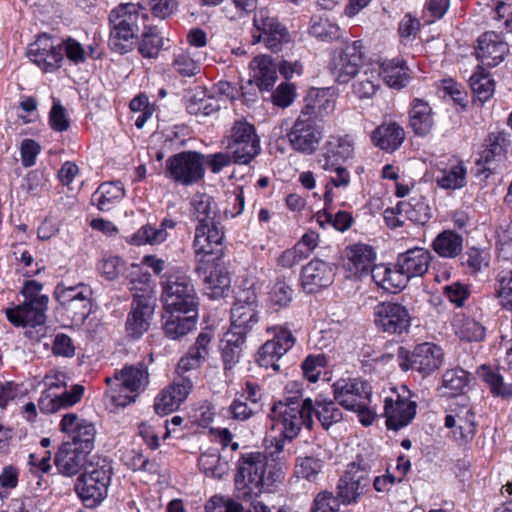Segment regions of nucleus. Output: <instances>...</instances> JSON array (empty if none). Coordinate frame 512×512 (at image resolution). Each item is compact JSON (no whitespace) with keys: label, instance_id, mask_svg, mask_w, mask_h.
Wrapping results in <instances>:
<instances>
[{"label":"nucleus","instance_id":"6ab92c4d","mask_svg":"<svg viewBox=\"0 0 512 512\" xmlns=\"http://www.w3.org/2000/svg\"><path fill=\"white\" fill-rule=\"evenodd\" d=\"M196 273L202 279L205 294L211 299H220L228 295L231 279L225 267L218 263H198Z\"/></svg>","mask_w":512,"mask_h":512},{"label":"nucleus","instance_id":"49530a36","mask_svg":"<svg viewBox=\"0 0 512 512\" xmlns=\"http://www.w3.org/2000/svg\"><path fill=\"white\" fill-rule=\"evenodd\" d=\"M198 465L206 476L217 479L222 478L229 470L228 462L222 460L216 449L202 453L198 459Z\"/></svg>","mask_w":512,"mask_h":512},{"label":"nucleus","instance_id":"9d476101","mask_svg":"<svg viewBox=\"0 0 512 512\" xmlns=\"http://www.w3.org/2000/svg\"><path fill=\"white\" fill-rule=\"evenodd\" d=\"M165 177L171 181L191 186L204 177V158L196 151H183L170 156L165 163Z\"/></svg>","mask_w":512,"mask_h":512},{"label":"nucleus","instance_id":"bf43d9fd","mask_svg":"<svg viewBox=\"0 0 512 512\" xmlns=\"http://www.w3.org/2000/svg\"><path fill=\"white\" fill-rule=\"evenodd\" d=\"M479 375L489 385L493 394L501 396L512 394V389L504 384L502 376L491 368L483 366Z\"/></svg>","mask_w":512,"mask_h":512},{"label":"nucleus","instance_id":"13d9d810","mask_svg":"<svg viewBox=\"0 0 512 512\" xmlns=\"http://www.w3.org/2000/svg\"><path fill=\"white\" fill-rule=\"evenodd\" d=\"M496 294L501 305L512 310V270H503L497 275Z\"/></svg>","mask_w":512,"mask_h":512},{"label":"nucleus","instance_id":"ea45409f","mask_svg":"<svg viewBox=\"0 0 512 512\" xmlns=\"http://www.w3.org/2000/svg\"><path fill=\"white\" fill-rule=\"evenodd\" d=\"M466 167L462 161H455L442 169L436 176L437 185L446 190L461 189L466 185Z\"/></svg>","mask_w":512,"mask_h":512},{"label":"nucleus","instance_id":"58836bf2","mask_svg":"<svg viewBox=\"0 0 512 512\" xmlns=\"http://www.w3.org/2000/svg\"><path fill=\"white\" fill-rule=\"evenodd\" d=\"M431 247L442 258H455L462 252L463 238L452 230H444L432 241Z\"/></svg>","mask_w":512,"mask_h":512},{"label":"nucleus","instance_id":"f257e3e1","mask_svg":"<svg viewBox=\"0 0 512 512\" xmlns=\"http://www.w3.org/2000/svg\"><path fill=\"white\" fill-rule=\"evenodd\" d=\"M240 477L236 479L238 498L250 502V512H271L270 508L257 498L282 482L283 467L269 461L261 452H251L242 456L239 466Z\"/></svg>","mask_w":512,"mask_h":512},{"label":"nucleus","instance_id":"bb28decb","mask_svg":"<svg viewBox=\"0 0 512 512\" xmlns=\"http://www.w3.org/2000/svg\"><path fill=\"white\" fill-rule=\"evenodd\" d=\"M87 453L75 448L73 445L63 443L55 455V465L58 471L65 476H74L86 468Z\"/></svg>","mask_w":512,"mask_h":512},{"label":"nucleus","instance_id":"680f3d73","mask_svg":"<svg viewBox=\"0 0 512 512\" xmlns=\"http://www.w3.org/2000/svg\"><path fill=\"white\" fill-rule=\"evenodd\" d=\"M256 0H228L223 8L227 18L235 20L253 11Z\"/></svg>","mask_w":512,"mask_h":512},{"label":"nucleus","instance_id":"39448f33","mask_svg":"<svg viewBox=\"0 0 512 512\" xmlns=\"http://www.w3.org/2000/svg\"><path fill=\"white\" fill-rule=\"evenodd\" d=\"M146 15L139 4L125 3L113 9L109 15L111 49L119 54L130 52L135 44L140 21Z\"/></svg>","mask_w":512,"mask_h":512},{"label":"nucleus","instance_id":"20e7f679","mask_svg":"<svg viewBox=\"0 0 512 512\" xmlns=\"http://www.w3.org/2000/svg\"><path fill=\"white\" fill-rule=\"evenodd\" d=\"M334 399L343 408L357 414L363 426H370L377 416L372 407V387L359 378L339 379L333 385Z\"/></svg>","mask_w":512,"mask_h":512},{"label":"nucleus","instance_id":"69168bd1","mask_svg":"<svg viewBox=\"0 0 512 512\" xmlns=\"http://www.w3.org/2000/svg\"><path fill=\"white\" fill-rule=\"evenodd\" d=\"M319 236L315 231L305 233L301 240L293 247L300 260L310 256L318 245Z\"/></svg>","mask_w":512,"mask_h":512},{"label":"nucleus","instance_id":"864d4df0","mask_svg":"<svg viewBox=\"0 0 512 512\" xmlns=\"http://www.w3.org/2000/svg\"><path fill=\"white\" fill-rule=\"evenodd\" d=\"M72 441L66 442L75 448L89 454L94 449L96 428L88 420H83L78 429L70 436Z\"/></svg>","mask_w":512,"mask_h":512},{"label":"nucleus","instance_id":"3c124183","mask_svg":"<svg viewBox=\"0 0 512 512\" xmlns=\"http://www.w3.org/2000/svg\"><path fill=\"white\" fill-rule=\"evenodd\" d=\"M218 101L211 96H207L204 91H196L187 102V111L191 115L209 116L219 110Z\"/></svg>","mask_w":512,"mask_h":512},{"label":"nucleus","instance_id":"aec40b11","mask_svg":"<svg viewBox=\"0 0 512 512\" xmlns=\"http://www.w3.org/2000/svg\"><path fill=\"white\" fill-rule=\"evenodd\" d=\"M416 408L415 401L393 392L392 395L384 399V416L387 428L397 431L407 426L414 419Z\"/></svg>","mask_w":512,"mask_h":512},{"label":"nucleus","instance_id":"423d86ee","mask_svg":"<svg viewBox=\"0 0 512 512\" xmlns=\"http://www.w3.org/2000/svg\"><path fill=\"white\" fill-rule=\"evenodd\" d=\"M107 395L115 406L126 407L135 402L139 393L149 383V373L144 364L124 366L113 377H106Z\"/></svg>","mask_w":512,"mask_h":512},{"label":"nucleus","instance_id":"4d7b16f0","mask_svg":"<svg viewBox=\"0 0 512 512\" xmlns=\"http://www.w3.org/2000/svg\"><path fill=\"white\" fill-rule=\"evenodd\" d=\"M301 283L307 293L320 290V260L315 258L302 268Z\"/></svg>","mask_w":512,"mask_h":512},{"label":"nucleus","instance_id":"7c9ffc66","mask_svg":"<svg viewBox=\"0 0 512 512\" xmlns=\"http://www.w3.org/2000/svg\"><path fill=\"white\" fill-rule=\"evenodd\" d=\"M371 277L377 286L391 293L403 289L407 284L406 276L401 273L400 268H391L385 264L374 265Z\"/></svg>","mask_w":512,"mask_h":512},{"label":"nucleus","instance_id":"6e6552de","mask_svg":"<svg viewBox=\"0 0 512 512\" xmlns=\"http://www.w3.org/2000/svg\"><path fill=\"white\" fill-rule=\"evenodd\" d=\"M111 471L112 467L106 460L87 464L85 472L78 477L75 484V491L86 507H96L106 498Z\"/></svg>","mask_w":512,"mask_h":512},{"label":"nucleus","instance_id":"79ce46f5","mask_svg":"<svg viewBox=\"0 0 512 512\" xmlns=\"http://www.w3.org/2000/svg\"><path fill=\"white\" fill-rule=\"evenodd\" d=\"M84 393V387L74 385L71 391H65L61 395L41 399L40 409L47 413H54L62 408H68L78 403Z\"/></svg>","mask_w":512,"mask_h":512},{"label":"nucleus","instance_id":"ddd939ff","mask_svg":"<svg viewBox=\"0 0 512 512\" xmlns=\"http://www.w3.org/2000/svg\"><path fill=\"white\" fill-rule=\"evenodd\" d=\"M398 355L403 359L400 363L403 370L412 369L423 376H428L438 370L443 362L441 347L428 342L417 345L411 355L400 347Z\"/></svg>","mask_w":512,"mask_h":512},{"label":"nucleus","instance_id":"393cba45","mask_svg":"<svg viewBox=\"0 0 512 512\" xmlns=\"http://www.w3.org/2000/svg\"><path fill=\"white\" fill-rule=\"evenodd\" d=\"M507 44L494 32H486L478 39L477 59L486 66L498 65L507 53Z\"/></svg>","mask_w":512,"mask_h":512},{"label":"nucleus","instance_id":"0e129e2a","mask_svg":"<svg viewBox=\"0 0 512 512\" xmlns=\"http://www.w3.org/2000/svg\"><path fill=\"white\" fill-rule=\"evenodd\" d=\"M292 292L285 283H276L269 292L270 303L279 308L286 307L292 300Z\"/></svg>","mask_w":512,"mask_h":512},{"label":"nucleus","instance_id":"4468645a","mask_svg":"<svg viewBox=\"0 0 512 512\" xmlns=\"http://www.w3.org/2000/svg\"><path fill=\"white\" fill-rule=\"evenodd\" d=\"M56 301L77 320H85L91 311V288L83 283L67 286L59 283L55 287Z\"/></svg>","mask_w":512,"mask_h":512},{"label":"nucleus","instance_id":"338daca9","mask_svg":"<svg viewBox=\"0 0 512 512\" xmlns=\"http://www.w3.org/2000/svg\"><path fill=\"white\" fill-rule=\"evenodd\" d=\"M122 269L123 262L117 256H109L107 258H103L98 265V270L107 280L116 279L120 275Z\"/></svg>","mask_w":512,"mask_h":512},{"label":"nucleus","instance_id":"a211bd4d","mask_svg":"<svg viewBox=\"0 0 512 512\" xmlns=\"http://www.w3.org/2000/svg\"><path fill=\"white\" fill-rule=\"evenodd\" d=\"M273 330L274 338L262 345L256 360L261 367L278 371L280 369L278 361L293 347L295 338L289 330L282 327H275Z\"/></svg>","mask_w":512,"mask_h":512},{"label":"nucleus","instance_id":"f8f14e48","mask_svg":"<svg viewBox=\"0 0 512 512\" xmlns=\"http://www.w3.org/2000/svg\"><path fill=\"white\" fill-rule=\"evenodd\" d=\"M227 150L233 154L234 163H250L260 152V141L255 127L244 120L236 121L232 127Z\"/></svg>","mask_w":512,"mask_h":512},{"label":"nucleus","instance_id":"7ed1b4c3","mask_svg":"<svg viewBox=\"0 0 512 512\" xmlns=\"http://www.w3.org/2000/svg\"><path fill=\"white\" fill-rule=\"evenodd\" d=\"M161 286L165 313L188 314L196 311L198 296L186 270L181 267L170 268L164 275Z\"/></svg>","mask_w":512,"mask_h":512},{"label":"nucleus","instance_id":"603ef678","mask_svg":"<svg viewBox=\"0 0 512 512\" xmlns=\"http://www.w3.org/2000/svg\"><path fill=\"white\" fill-rule=\"evenodd\" d=\"M245 342V336L239 332L229 331L225 334L222 346V358L225 369H231L239 360L240 348Z\"/></svg>","mask_w":512,"mask_h":512},{"label":"nucleus","instance_id":"f3484780","mask_svg":"<svg viewBox=\"0 0 512 512\" xmlns=\"http://www.w3.org/2000/svg\"><path fill=\"white\" fill-rule=\"evenodd\" d=\"M376 327L389 334H401L408 331L411 316L408 309L398 303L383 302L374 309Z\"/></svg>","mask_w":512,"mask_h":512},{"label":"nucleus","instance_id":"f03ea898","mask_svg":"<svg viewBox=\"0 0 512 512\" xmlns=\"http://www.w3.org/2000/svg\"><path fill=\"white\" fill-rule=\"evenodd\" d=\"M313 413L317 419H320V412L315 410L311 398L300 401L297 397H289L285 401L274 404L270 414L272 429L276 430L280 436L275 439L276 452H282L285 442L295 439L302 427L312 428Z\"/></svg>","mask_w":512,"mask_h":512},{"label":"nucleus","instance_id":"a19ab883","mask_svg":"<svg viewBox=\"0 0 512 512\" xmlns=\"http://www.w3.org/2000/svg\"><path fill=\"white\" fill-rule=\"evenodd\" d=\"M259 321L258 308L234 304L231 309V330L246 335Z\"/></svg>","mask_w":512,"mask_h":512},{"label":"nucleus","instance_id":"412c9836","mask_svg":"<svg viewBox=\"0 0 512 512\" xmlns=\"http://www.w3.org/2000/svg\"><path fill=\"white\" fill-rule=\"evenodd\" d=\"M38 299L35 303L24 301L21 305L6 309L8 320L15 326L36 327L43 325L46 320L45 312L49 298L40 297Z\"/></svg>","mask_w":512,"mask_h":512},{"label":"nucleus","instance_id":"c9c22d12","mask_svg":"<svg viewBox=\"0 0 512 512\" xmlns=\"http://www.w3.org/2000/svg\"><path fill=\"white\" fill-rule=\"evenodd\" d=\"M410 126L419 136H426L433 128L432 108L427 102L415 99L410 108Z\"/></svg>","mask_w":512,"mask_h":512},{"label":"nucleus","instance_id":"9b49d317","mask_svg":"<svg viewBox=\"0 0 512 512\" xmlns=\"http://www.w3.org/2000/svg\"><path fill=\"white\" fill-rule=\"evenodd\" d=\"M225 228L220 221L197 224L193 240V250L198 263L220 260L224 255Z\"/></svg>","mask_w":512,"mask_h":512},{"label":"nucleus","instance_id":"6e6d98bb","mask_svg":"<svg viewBox=\"0 0 512 512\" xmlns=\"http://www.w3.org/2000/svg\"><path fill=\"white\" fill-rule=\"evenodd\" d=\"M470 86L474 95L482 103L488 101L493 96L495 90L494 81L481 68L471 76Z\"/></svg>","mask_w":512,"mask_h":512},{"label":"nucleus","instance_id":"37998d69","mask_svg":"<svg viewBox=\"0 0 512 512\" xmlns=\"http://www.w3.org/2000/svg\"><path fill=\"white\" fill-rule=\"evenodd\" d=\"M176 312L166 313L163 323V330L167 337L171 339H178L190 331L196 326V316H180L175 315Z\"/></svg>","mask_w":512,"mask_h":512},{"label":"nucleus","instance_id":"473e14b6","mask_svg":"<svg viewBox=\"0 0 512 512\" xmlns=\"http://www.w3.org/2000/svg\"><path fill=\"white\" fill-rule=\"evenodd\" d=\"M405 137L403 128L396 122L382 124L372 134L373 143L385 151H395L400 147Z\"/></svg>","mask_w":512,"mask_h":512},{"label":"nucleus","instance_id":"e2e57ef3","mask_svg":"<svg viewBox=\"0 0 512 512\" xmlns=\"http://www.w3.org/2000/svg\"><path fill=\"white\" fill-rule=\"evenodd\" d=\"M332 169H334L335 175L331 176L329 182L326 184V190L324 194L326 204L330 203L333 199L330 184L339 188L346 187L350 182L349 172L344 167L336 164Z\"/></svg>","mask_w":512,"mask_h":512},{"label":"nucleus","instance_id":"8fccbe9b","mask_svg":"<svg viewBox=\"0 0 512 512\" xmlns=\"http://www.w3.org/2000/svg\"><path fill=\"white\" fill-rule=\"evenodd\" d=\"M400 213L416 224H425L431 217L430 208L422 197L411 198L410 201H401L397 205Z\"/></svg>","mask_w":512,"mask_h":512},{"label":"nucleus","instance_id":"a18cd8bd","mask_svg":"<svg viewBox=\"0 0 512 512\" xmlns=\"http://www.w3.org/2000/svg\"><path fill=\"white\" fill-rule=\"evenodd\" d=\"M452 325L456 335L463 340L480 341L484 338V327L476 320L463 314H457L453 319Z\"/></svg>","mask_w":512,"mask_h":512},{"label":"nucleus","instance_id":"c03bdc74","mask_svg":"<svg viewBox=\"0 0 512 512\" xmlns=\"http://www.w3.org/2000/svg\"><path fill=\"white\" fill-rule=\"evenodd\" d=\"M192 218L197 224L212 223L217 220L215 205L211 196L198 193L194 195L192 201Z\"/></svg>","mask_w":512,"mask_h":512},{"label":"nucleus","instance_id":"de8ad7c7","mask_svg":"<svg viewBox=\"0 0 512 512\" xmlns=\"http://www.w3.org/2000/svg\"><path fill=\"white\" fill-rule=\"evenodd\" d=\"M379 87V72L373 65L362 72L353 84V91L360 99H368L375 95Z\"/></svg>","mask_w":512,"mask_h":512},{"label":"nucleus","instance_id":"e433bc0d","mask_svg":"<svg viewBox=\"0 0 512 512\" xmlns=\"http://www.w3.org/2000/svg\"><path fill=\"white\" fill-rule=\"evenodd\" d=\"M176 223L172 219H164L159 227L151 224L142 226L133 236V243L136 245L150 244L158 245L163 243L168 237V229H174Z\"/></svg>","mask_w":512,"mask_h":512},{"label":"nucleus","instance_id":"c756f323","mask_svg":"<svg viewBox=\"0 0 512 512\" xmlns=\"http://www.w3.org/2000/svg\"><path fill=\"white\" fill-rule=\"evenodd\" d=\"M250 82H254L261 90H269L277 80V66L266 55L255 57L250 63Z\"/></svg>","mask_w":512,"mask_h":512},{"label":"nucleus","instance_id":"2eb2a0df","mask_svg":"<svg viewBox=\"0 0 512 512\" xmlns=\"http://www.w3.org/2000/svg\"><path fill=\"white\" fill-rule=\"evenodd\" d=\"M369 471V464L363 460L351 462L347 465L337 486V495L344 504L356 502L363 493V490L369 485Z\"/></svg>","mask_w":512,"mask_h":512},{"label":"nucleus","instance_id":"c85d7f7f","mask_svg":"<svg viewBox=\"0 0 512 512\" xmlns=\"http://www.w3.org/2000/svg\"><path fill=\"white\" fill-rule=\"evenodd\" d=\"M353 155L354 141L349 135L331 136L325 144L326 169H332L336 164L352 158Z\"/></svg>","mask_w":512,"mask_h":512},{"label":"nucleus","instance_id":"72a5a7b5","mask_svg":"<svg viewBox=\"0 0 512 512\" xmlns=\"http://www.w3.org/2000/svg\"><path fill=\"white\" fill-rule=\"evenodd\" d=\"M346 256L350 271L356 275L368 274L374 266L375 253L369 245L354 244L347 248Z\"/></svg>","mask_w":512,"mask_h":512},{"label":"nucleus","instance_id":"052dcab7","mask_svg":"<svg viewBox=\"0 0 512 512\" xmlns=\"http://www.w3.org/2000/svg\"><path fill=\"white\" fill-rule=\"evenodd\" d=\"M174 69L184 77H191L199 72V65L187 51H181L175 55L173 60Z\"/></svg>","mask_w":512,"mask_h":512},{"label":"nucleus","instance_id":"09e8293b","mask_svg":"<svg viewBox=\"0 0 512 512\" xmlns=\"http://www.w3.org/2000/svg\"><path fill=\"white\" fill-rule=\"evenodd\" d=\"M468 386V374L463 369H451L444 373L441 394L446 397H453L464 392Z\"/></svg>","mask_w":512,"mask_h":512},{"label":"nucleus","instance_id":"a878e982","mask_svg":"<svg viewBox=\"0 0 512 512\" xmlns=\"http://www.w3.org/2000/svg\"><path fill=\"white\" fill-rule=\"evenodd\" d=\"M509 145L506 137L501 133H492L485 140V148L477 160V164L487 165L488 171H495L504 163L506 150Z\"/></svg>","mask_w":512,"mask_h":512},{"label":"nucleus","instance_id":"b1692460","mask_svg":"<svg viewBox=\"0 0 512 512\" xmlns=\"http://www.w3.org/2000/svg\"><path fill=\"white\" fill-rule=\"evenodd\" d=\"M432 255L423 247H414L399 254L396 267L406 276V282L410 278L423 276L429 269Z\"/></svg>","mask_w":512,"mask_h":512},{"label":"nucleus","instance_id":"5fc2aeb1","mask_svg":"<svg viewBox=\"0 0 512 512\" xmlns=\"http://www.w3.org/2000/svg\"><path fill=\"white\" fill-rule=\"evenodd\" d=\"M163 47V38L153 27H145L141 40L138 45V51L142 57L156 58Z\"/></svg>","mask_w":512,"mask_h":512},{"label":"nucleus","instance_id":"f704fd0d","mask_svg":"<svg viewBox=\"0 0 512 512\" xmlns=\"http://www.w3.org/2000/svg\"><path fill=\"white\" fill-rule=\"evenodd\" d=\"M445 426L454 428V434L459 435L460 439L468 441L475 434V415L470 407L462 406L455 415H447Z\"/></svg>","mask_w":512,"mask_h":512},{"label":"nucleus","instance_id":"774afa93","mask_svg":"<svg viewBox=\"0 0 512 512\" xmlns=\"http://www.w3.org/2000/svg\"><path fill=\"white\" fill-rule=\"evenodd\" d=\"M320 470L318 459L306 457L296 465V474L308 481H316Z\"/></svg>","mask_w":512,"mask_h":512},{"label":"nucleus","instance_id":"1a4fd4ad","mask_svg":"<svg viewBox=\"0 0 512 512\" xmlns=\"http://www.w3.org/2000/svg\"><path fill=\"white\" fill-rule=\"evenodd\" d=\"M364 58L362 41H353L347 43L344 48L331 51L326 68L336 82L348 83L358 74Z\"/></svg>","mask_w":512,"mask_h":512},{"label":"nucleus","instance_id":"cd10ccee","mask_svg":"<svg viewBox=\"0 0 512 512\" xmlns=\"http://www.w3.org/2000/svg\"><path fill=\"white\" fill-rule=\"evenodd\" d=\"M211 339L212 332L210 330L203 331L198 335L195 344L177 364L176 372L180 378L184 377L183 374L186 372L200 367L202 361L208 356V345Z\"/></svg>","mask_w":512,"mask_h":512},{"label":"nucleus","instance_id":"0eeeda50","mask_svg":"<svg viewBox=\"0 0 512 512\" xmlns=\"http://www.w3.org/2000/svg\"><path fill=\"white\" fill-rule=\"evenodd\" d=\"M319 95L320 90L317 88L309 91L305 98V106L288 134L292 146L304 153H312L318 147V138L315 132L320 112Z\"/></svg>","mask_w":512,"mask_h":512},{"label":"nucleus","instance_id":"4be33fe9","mask_svg":"<svg viewBox=\"0 0 512 512\" xmlns=\"http://www.w3.org/2000/svg\"><path fill=\"white\" fill-rule=\"evenodd\" d=\"M155 310L153 297H141L133 300L131 311L126 320L128 335L139 338L148 331Z\"/></svg>","mask_w":512,"mask_h":512},{"label":"nucleus","instance_id":"4c0bfd02","mask_svg":"<svg viewBox=\"0 0 512 512\" xmlns=\"http://www.w3.org/2000/svg\"><path fill=\"white\" fill-rule=\"evenodd\" d=\"M125 195L120 181L102 183L92 196L93 203L101 211L111 210Z\"/></svg>","mask_w":512,"mask_h":512},{"label":"nucleus","instance_id":"5701e85b","mask_svg":"<svg viewBox=\"0 0 512 512\" xmlns=\"http://www.w3.org/2000/svg\"><path fill=\"white\" fill-rule=\"evenodd\" d=\"M192 390V382L187 377L179 378L166 387L156 397L154 409L157 414L166 415L178 409Z\"/></svg>","mask_w":512,"mask_h":512},{"label":"nucleus","instance_id":"2f4dec72","mask_svg":"<svg viewBox=\"0 0 512 512\" xmlns=\"http://www.w3.org/2000/svg\"><path fill=\"white\" fill-rule=\"evenodd\" d=\"M379 78L391 88L400 89L405 87L410 79L409 69L402 60H386L376 66Z\"/></svg>","mask_w":512,"mask_h":512},{"label":"nucleus","instance_id":"dca6fc26","mask_svg":"<svg viewBox=\"0 0 512 512\" xmlns=\"http://www.w3.org/2000/svg\"><path fill=\"white\" fill-rule=\"evenodd\" d=\"M253 43L263 41L265 45L277 51L282 43L289 41V32L276 17L269 14L267 10L261 9L254 16Z\"/></svg>","mask_w":512,"mask_h":512}]
</instances>
